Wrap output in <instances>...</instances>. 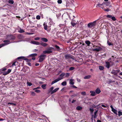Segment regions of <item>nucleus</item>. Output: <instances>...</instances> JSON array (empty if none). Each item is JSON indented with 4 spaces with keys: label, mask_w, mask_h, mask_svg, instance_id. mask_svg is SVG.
I'll use <instances>...</instances> for the list:
<instances>
[{
    "label": "nucleus",
    "mask_w": 122,
    "mask_h": 122,
    "mask_svg": "<svg viewBox=\"0 0 122 122\" xmlns=\"http://www.w3.org/2000/svg\"><path fill=\"white\" fill-rule=\"evenodd\" d=\"M95 20L92 22H91L88 23L87 24L88 27L90 28H91L93 27H94L96 25L97 21Z\"/></svg>",
    "instance_id": "f257e3e1"
},
{
    "label": "nucleus",
    "mask_w": 122,
    "mask_h": 122,
    "mask_svg": "<svg viewBox=\"0 0 122 122\" xmlns=\"http://www.w3.org/2000/svg\"><path fill=\"white\" fill-rule=\"evenodd\" d=\"M54 48L52 47H50L46 49V50L43 51V53L44 54H49L52 52L51 50L53 49Z\"/></svg>",
    "instance_id": "f03ea898"
},
{
    "label": "nucleus",
    "mask_w": 122,
    "mask_h": 122,
    "mask_svg": "<svg viewBox=\"0 0 122 122\" xmlns=\"http://www.w3.org/2000/svg\"><path fill=\"white\" fill-rule=\"evenodd\" d=\"M10 40H4L3 41V42L5 43L0 44V48L3 46L8 45V44H10Z\"/></svg>",
    "instance_id": "7ed1b4c3"
},
{
    "label": "nucleus",
    "mask_w": 122,
    "mask_h": 122,
    "mask_svg": "<svg viewBox=\"0 0 122 122\" xmlns=\"http://www.w3.org/2000/svg\"><path fill=\"white\" fill-rule=\"evenodd\" d=\"M120 71V70H115L113 69L111 73L117 76V74Z\"/></svg>",
    "instance_id": "20e7f679"
},
{
    "label": "nucleus",
    "mask_w": 122,
    "mask_h": 122,
    "mask_svg": "<svg viewBox=\"0 0 122 122\" xmlns=\"http://www.w3.org/2000/svg\"><path fill=\"white\" fill-rule=\"evenodd\" d=\"M46 56L44 55H40L39 57V62H41L42 61L45 59Z\"/></svg>",
    "instance_id": "39448f33"
},
{
    "label": "nucleus",
    "mask_w": 122,
    "mask_h": 122,
    "mask_svg": "<svg viewBox=\"0 0 122 122\" xmlns=\"http://www.w3.org/2000/svg\"><path fill=\"white\" fill-rule=\"evenodd\" d=\"M96 47H97V48H95V49H93L94 51H97L98 52L101 50H102V49L100 47L98 46H96Z\"/></svg>",
    "instance_id": "423d86ee"
},
{
    "label": "nucleus",
    "mask_w": 122,
    "mask_h": 122,
    "mask_svg": "<svg viewBox=\"0 0 122 122\" xmlns=\"http://www.w3.org/2000/svg\"><path fill=\"white\" fill-rule=\"evenodd\" d=\"M110 107L112 109V111L114 113L116 114L117 115V111L115 109H114L113 107L112 106V105H111L110 106Z\"/></svg>",
    "instance_id": "0eeeda50"
},
{
    "label": "nucleus",
    "mask_w": 122,
    "mask_h": 122,
    "mask_svg": "<svg viewBox=\"0 0 122 122\" xmlns=\"http://www.w3.org/2000/svg\"><path fill=\"white\" fill-rule=\"evenodd\" d=\"M65 57L66 59H72L74 60V59L70 55H66L65 56Z\"/></svg>",
    "instance_id": "6e6552de"
},
{
    "label": "nucleus",
    "mask_w": 122,
    "mask_h": 122,
    "mask_svg": "<svg viewBox=\"0 0 122 122\" xmlns=\"http://www.w3.org/2000/svg\"><path fill=\"white\" fill-rule=\"evenodd\" d=\"M62 79V78H58L57 79L55 80L54 81H52L51 83V85H52L55 83L56 82L59 81L61 80Z\"/></svg>",
    "instance_id": "1a4fd4ad"
},
{
    "label": "nucleus",
    "mask_w": 122,
    "mask_h": 122,
    "mask_svg": "<svg viewBox=\"0 0 122 122\" xmlns=\"http://www.w3.org/2000/svg\"><path fill=\"white\" fill-rule=\"evenodd\" d=\"M11 71V70L9 69L7 71H5L3 73V75H6L9 74Z\"/></svg>",
    "instance_id": "9d476101"
},
{
    "label": "nucleus",
    "mask_w": 122,
    "mask_h": 122,
    "mask_svg": "<svg viewBox=\"0 0 122 122\" xmlns=\"http://www.w3.org/2000/svg\"><path fill=\"white\" fill-rule=\"evenodd\" d=\"M30 43L32 44L36 45H40V43L39 42L35 41H32Z\"/></svg>",
    "instance_id": "9b49d317"
},
{
    "label": "nucleus",
    "mask_w": 122,
    "mask_h": 122,
    "mask_svg": "<svg viewBox=\"0 0 122 122\" xmlns=\"http://www.w3.org/2000/svg\"><path fill=\"white\" fill-rule=\"evenodd\" d=\"M71 24L73 27H74L76 24V21L74 20H72L71 22Z\"/></svg>",
    "instance_id": "f8f14e48"
},
{
    "label": "nucleus",
    "mask_w": 122,
    "mask_h": 122,
    "mask_svg": "<svg viewBox=\"0 0 122 122\" xmlns=\"http://www.w3.org/2000/svg\"><path fill=\"white\" fill-rule=\"evenodd\" d=\"M95 92L96 93L99 94L101 92V91L99 88H97L95 90Z\"/></svg>",
    "instance_id": "ddd939ff"
},
{
    "label": "nucleus",
    "mask_w": 122,
    "mask_h": 122,
    "mask_svg": "<svg viewBox=\"0 0 122 122\" xmlns=\"http://www.w3.org/2000/svg\"><path fill=\"white\" fill-rule=\"evenodd\" d=\"M90 92L91 93V95L92 96H95L96 94L95 92L94 91H90Z\"/></svg>",
    "instance_id": "4468645a"
},
{
    "label": "nucleus",
    "mask_w": 122,
    "mask_h": 122,
    "mask_svg": "<svg viewBox=\"0 0 122 122\" xmlns=\"http://www.w3.org/2000/svg\"><path fill=\"white\" fill-rule=\"evenodd\" d=\"M103 6H108L110 5V2H106L104 3H103Z\"/></svg>",
    "instance_id": "2eb2a0df"
},
{
    "label": "nucleus",
    "mask_w": 122,
    "mask_h": 122,
    "mask_svg": "<svg viewBox=\"0 0 122 122\" xmlns=\"http://www.w3.org/2000/svg\"><path fill=\"white\" fill-rule=\"evenodd\" d=\"M65 75V73H62L60 75V77L58 78H62V79L63 78V76Z\"/></svg>",
    "instance_id": "dca6fc26"
},
{
    "label": "nucleus",
    "mask_w": 122,
    "mask_h": 122,
    "mask_svg": "<svg viewBox=\"0 0 122 122\" xmlns=\"http://www.w3.org/2000/svg\"><path fill=\"white\" fill-rule=\"evenodd\" d=\"M59 89V88H56L55 89H54V90L52 91L51 92V94H53V93L56 92Z\"/></svg>",
    "instance_id": "f3484780"
},
{
    "label": "nucleus",
    "mask_w": 122,
    "mask_h": 122,
    "mask_svg": "<svg viewBox=\"0 0 122 122\" xmlns=\"http://www.w3.org/2000/svg\"><path fill=\"white\" fill-rule=\"evenodd\" d=\"M40 45H41V46H44L45 47L47 46V44L44 43L43 42H41L40 43Z\"/></svg>",
    "instance_id": "a211bd4d"
},
{
    "label": "nucleus",
    "mask_w": 122,
    "mask_h": 122,
    "mask_svg": "<svg viewBox=\"0 0 122 122\" xmlns=\"http://www.w3.org/2000/svg\"><path fill=\"white\" fill-rule=\"evenodd\" d=\"M92 76L91 75H89L87 76H85L84 78L85 79H89Z\"/></svg>",
    "instance_id": "6ab92c4d"
},
{
    "label": "nucleus",
    "mask_w": 122,
    "mask_h": 122,
    "mask_svg": "<svg viewBox=\"0 0 122 122\" xmlns=\"http://www.w3.org/2000/svg\"><path fill=\"white\" fill-rule=\"evenodd\" d=\"M110 63L108 62H106V66L108 68H109V67Z\"/></svg>",
    "instance_id": "aec40b11"
},
{
    "label": "nucleus",
    "mask_w": 122,
    "mask_h": 122,
    "mask_svg": "<svg viewBox=\"0 0 122 122\" xmlns=\"http://www.w3.org/2000/svg\"><path fill=\"white\" fill-rule=\"evenodd\" d=\"M41 39L42 41L45 42H47L48 41V39L46 38H41Z\"/></svg>",
    "instance_id": "412c9836"
},
{
    "label": "nucleus",
    "mask_w": 122,
    "mask_h": 122,
    "mask_svg": "<svg viewBox=\"0 0 122 122\" xmlns=\"http://www.w3.org/2000/svg\"><path fill=\"white\" fill-rule=\"evenodd\" d=\"M43 25L44 26V29L46 30L47 29V26L46 25L45 23H44L43 24Z\"/></svg>",
    "instance_id": "4be33fe9"
},
{
    "label": "nucleus",
    "mask_w": 122,
    "mask_h": 122,
    "mask_svg": "<svg viewBox=\"0 0 122 122\" xmlns=\"http://www.w3.org/2000/svg\"><path fill=\"white\" fill-rule=\"evenodd\" d=\"M85 43L88 46H89L91 44L90 42L88 40H87L85 41Z\"/></svg>",
    "instance_id": "5701e85b"
},
{
    "label": "nucleus",
    "mask_w": 122,
    "mask_h": 122,
    "mask_svg": "<svg viewBox=\"0 0 122 122\" xmlns=\"http://www.w3.org/2000/svg\"><path fill=\"white\" fill-rule=\"evenodd\" d=\"M73 79H71L69 81V83L70 84L73 85L74 84V82L73 81Z\"/></svg>",
    "instance_id": "b1692460"
},
{
    "label": "nucleus",
    "mask_w": 122,
    "mask_h": 122,
    "mask_svg": "<svg viewBox=\"0 0 122 122\" xmlns=\"http://www.w3.org/2000/svg\"><path fill=\"white\" fill-rule=\"evenodd\" d=\"M8 106H10V105H13L15 106L16 105V104H15L12 103H8Z\"/></svg>",
    "instance_id": "393cba45"
},
{
    "label": "nucleus",
    "mask_w": 122,
    "mask_h": 122,
    "mask_svg": "<svg viewBox=\"0 0 122 122\" xmlns=\"http://www.w3.org/2000/svg\"><path fill=\"white\" fill-rule=\"evenodd\" d=\"M82 107L80 106H78L76 107V109L78 110H81Z\"/></svg>",
    "instance_id": "a878e982"
},
{
    "label": "nucleus",
    "mask_w": 122,
    "mask_h": 122,
    "mask_svg": "<svg viewBox=\"0 0 122 122\" xmlns=\"http://www.w3.org/2000/svg\"><path fill=\"white\" fill-rule=\"evenodd\" d=\"M99 70L101 71L103 70L104 69V67L103 66H99Z\"/></svg>",
    "instance_id": "bb28decb"
},
{
    "label": "nucleus",
    "mask_w": 122,
    "mask_h": 122,
    "mask_svg": "<svg viewBox=\"0 0 122 122\" xmlns=\"http://www.w3.org/2000/svg\"><path fill=\"white\" fill-rule=\"evenodd\" d=\"M46 84L42 85H41V87L43 89H44L46 88Z\"/></svg>",
    "instance_id": "cd10ccee"
},
{
    "label": "nucleus",
    "mask_w": 122,
    "mask_h": 122,
    "mask_svg": "<svg viewBox=\"0 0 122 122\" xmlns=\"http://www.w3.org/2000/svg\"><path fill=\"white\" fill-rule=\"evenodd\" d=\"M61 84L63 86H66V82L65 81L61 83Z\"/></svg>",
    "instance_id": "c85d7f7f"
},
{
    "label": "nucleus",
    "mask_w": 122,
    "mask_h": 122,
    "mask_svg": "<svg viewBox=\"0 0 122 122\" xmlns=\"http://www.w3.org/2000/svg\"><path fill=\"white\" fill-rule=\"evenodd\" d=\"M55 47L57 49V51H59L60 50V48L59 46L57 45H55Z\"/></svg>",
    "instance_id": "c756f323"
},
{
    "label": "nucleus",
    "mask_w": 122,
    "mask_h": 122,
    "mask_svg": "<svg viewBox=\"0 0 122 122\" xmlns=\"http://www.w3.org/2000/svg\"><path fill=\"white\" fill-rule=\"evenodd\" d=\"M8 2L9 3L13 4L14 3V1L13 0H9L8 1Z\"/></svg>",
    "instance_id": "7c9ffc66"
},
{
    "label": "nucleus",
    "mask_w": 122,
    "mask_h": 122,
    "mask_svg": "<svg viewBox=\"0 0 122 122\" xmlns=\"http://www.w3.org/2000/svg\"><path fill=\"white\" fill-rule=\"evenodd\" d=\"M25 32L24 30L23 29H21L20 28V30H19V32L20 33L24 32Z\"/></svg>",
    "instance_id": "2f4dec72"
},
{
    "label": "nucleus",
    "mask_w": 122,
    "mask_h": 122,
    "mask_svg": "<svg viewBox=\"0 0 122 122\" xmlns=\"http://www.w3.org/2000/svg\"><path fill=\"white\" fill-rule=\"evenodd\" d=\"M37 55V54H36L34 53V54H31L30 55V56L33 57L34 56H36Z\"/></svg>",
    "instance_id": "473e14b6"
},
{
    "label": "nucleus",
    "mask_w": 122,
    "mask_h": 122,
    "mask_svg": "<svg viewBox=\"0 0 122 122\" xmlns=\"http://www.w3.org/2000/svg\"><path fill=\"white\" fill-rule=\"evenodd\" d=\"M25 58V57L24 56H20L19 57L17 58V59H23Z\"/></svg>",
    "instance_id": "72a5a7b5"
},
{
    "label": "nucleus",
    "mask_w": 122,
    "mask_h": 122,
    "mask_svg": "<svg viewBox=\"0 0 122 122\" xmlns=\"http://www.w3.org/2000/svg\"><path fill=\"white\" fill-rule=\"evenodd\" d=\"M81 94L82 95H86V92H83L81 93Z\"/></svg>",
    "instance_id": "f704fd0d"
},
{
    "label": "nucleus",
    "mask_w": 122,
    "mask_h": 122,
    "mask_svg": "<svg viewBox=\"0 0 122 122\" xmlns=\"http://www.w3.org/2000/svg\"><path fill=\"white\" fill-rule=\"evenodd\" d=\"M118 115L119 116H120L122 115V112L120 111H118Z\"/></svg>",
    "instance_id": "c9c22d12"
},
{
    "label": "nucleus",
    "mask_w": 122,
    "mask_h": 122,
    "mask_svg": "<svg viewBox=\"0 0 122 122\" xmlns=\"http://www.w3.org/2000/svg\"><path fill=\"white\" fill-rule=\"evenodd\" d=\"M75 68L74 67H70L69 69V70L71 71L74 69Z\"/></svg>",
    "instance_id": "e433bc0d"
},
{
    "label": "nucleus",
    "mask_w": 122,
    "mask_h": 122,
    "mask_svg": "<svg viewBox=\"0 0 122 122\" xmlns=\"http://www.w3.org/2000/svg\"><path fill=\"white\" fill-rule=\"evenodd\" d=\"M59 26L60 27H65V25L64 24H60L59 25Z\"/></svg>",
    "instance_id": "4c0bfd02"
},
{
    "label": "nucleus",
    "mask_w": 122,
    "mask_h": 122,
    "mask_svg": "<svg viewBox=\"0 0 122 122\" xmlns=\"http://www.w3.org/2000/svg\"><path fill=\"white\" fill-rule=\"evenodd\" d=\"M103 5V3L102 4H97V7L98 6L99 7H100L101 6V5L102 6Z\"/></svg>",
    "instance_id": "58836bf2"
},
{
    "label": "nucleus",
    "mask_w": 122,
    "mask_h": 122,
    "mask_svg": "<svg viewBox=\"0 0 122 122\" xmlns=\"http://www.w3.org/2000/svg\"><path fill=\"white\" fill-rule=\"evenodd\" d=\"M36 19L38 20H39L40 19V17L39 15H37L36 16Z\"/></svg>",
    "instance_id": "ea45409f"
},
{
    "label": "nucleus",
    "mask_w": 122,
    "mask_h": 122,
    "mask_svg": "<svg viewBox=\"0 0 122 122\" xmlns=\"http://www.w3.org/2000/svg\"><path fill=\"white\" fill-rule=\"evenodd\" d=\"M57 2L58 4H61L62 2V1L61 0H58Z\"/></svg>",
    "instance_id": "a19ab883"
},
{
    "label": "nucleus",
    "mask_w": 122,
    "mask_h": 122,
    "mask_svg": "<svg viewBox=\"0 0 122 122\" xmlns=\"http://www.w3.org/2000/svg\"><path fill=\"white\" fill-rule=\"evenodd\" d=\"M11 38H10L11 39L14 40L15 39V37L14 36H11Z\"/></svg>",
    "instance_id": "79ce46f5"
},
{
    "label": "nucleus",
    "mask_w": 122,
    "mask_h": 122,
    "mask_svg": "<svg viewBox=\"0 0 122 122\" xmlns=\"http://www.w3.org/2000/svg\"><path fill=\"white\" fill-rule=\"evenodd\" d=\"M111 19L113 21H115L116 20L114 16L112 17Z\"/></svg>",
    "instance_id": "37998d69"
},
{
    "label": "nucleus",
    "mask_w": 122,
    "mask_h": 122,
    "mask_svg": "<svg viewBox=\"0 0 122 122\" xmlns=\"http://www.w3.org/2000/svg\"><path fill=\"white\" fill-rule=\"evenodd\" d=\"M6 70V69L5 68H3L1 69V70L2 71H5Z\"/></svg>",
    "instance_id": "c03bdc74"
},
{
    "label": "nucleus",
    "mask_w": 122,
    "mask_h": 122,
    "mask_svg": "<svg viewBox=\"0 0 122 122\" xmlns=\"http://www.w3.org/2000/svg\"><path fill=\"white\" fill-rule=\"evenodd\" d=\"M27 85L29 86H31L32 85V84L31 83L29 82H27Z\"/></svg>",
    "instance_id": "a18cd8bd"
},
{
    "label": "nucleus",
    "mask_w": 122,
    "mask_h": 122,
    "mask_svg": "<svg viewBox=\"0 0 122 122\" xmlns=\"http://www.w3.org/2000/svg\"><path fill=\"white\" fill-rule=\"evenodd\" d=\"M107 17L108 18H111L112 17V16L111 15H107Z\"/></svg>",
    "instance_id": "49530a36"
},
{
    "label": "nucleus",
    "mask_w": 122,
    "mask_h": 122,
    "mask_svg": "<svg viewBox=\"0 0 122 122\" xmlns=\"http://www.w3.org/2000/svg\"><path fill=\"white\" fill-rule=\"evenodd\" d=\"M66 76L65 77H67L69 76V73H66V74H65Z\"/></svg>",
    "instance_id": "de8ad7c7"
},
{
    "label": "nucleus",
    "mask_w": 122,
    "mask_h": 122,
    "mask_svg": "<svg viewBox=\"0 0 122 122\" xmlns=\"http://www.w3.org/2000/svg\"><path fill=\"white\" fill-rule=\"evenodd\" d=\"M31 94L33 96H34L35 95V93L34 92H31Z\"/></svg>",
    "instance_id": "09e8293b"
},
{
    "label": "nucleus",
    "mask_w": 122,
    "mask_h": 122,
    "mask_svg": "<svg viewBox=\"0 0 122 122\" xmlns=\"http://www.w3.org/2000/svg\"><path fill=\"white\" fill-rule=\"evenodd\" d=\"M90 110L91 112V113H92L94 111V110L93 109L91 108L90 109Z\"/></svg>",
    "instance_id": "8fccbe9b"
},
{
    "label": "nucleus",
    "mask_w": 122,
    "mask_h": 122,
    "mask_svg": "<svg viewBox=\"0 0 122 122\" xmlns=\"http://www.w3.org/2000/svg\"><path fill=\"white\" fill-rule=\"evenodd\" d=\"M35 92H36L39 93L40 92V91L39 90H35Z\"/></svg>",
    "instance_id": "3c124183"
},
{
    "label": "nucleus",
    "mask_w": 122,
    "mask_h": 122,
    "mask_svg": "<svg viewBox=\"0 0 122 122\" xmlns=\"http://www.w3.org/2000/svg\"><path fill=\"white\" fill-rule=\"evenodd\" d=\"M16 62H13L12 65V66H16L15 65V63Z\"/></svg>",
    "instance_id": "603ef678"
},
{
    "label": "nucleus",
    "mask_w": 122,
    "mask_h": 122,
    "mask_svg": "<svg viewBox=\"0 0 122 122\" xmlns=\"http://www.w3.org/2000/svg\"><path fill=\"white\" fill-rule=\"evenodd\" d=\"M37 26L38 27L40 28L41 26V25L40 24H37Z\"/></svg>",
    "instance_id": "864d4df0"
},
{
    "label": "nucleus",
    "mask_w": 122,
    "mask_h": 122,
    "mask_svg": "<svg viewBox=\"0 0 122 122\" xmlns=\"http://www.w3.org/2000/svg\"><path fill=\"white\" fill-rule=\"evenodd\" d=\"M104 10L105 11H109V10L108 9H105Z\"/></svg>",
    "instance_id": "5fc2aeb1"
},
{
    "label": "nucleus",
    "mask_w": 122,
    "mask_h": 122,
    "mask_svg": "<svg viewBox=\"0 0 122 122\" xmlns=\"http://www.w3.org/2000/svg\"><path fill=\"white\" fill-rule=\"evenodd\" d=\"M40 39V38L39 37H36V38H35V40H39Z\"/></svg>",
    "instance_id": "6e6d98bb"
},
{
    "label": "nucleus",
    "mask_w": 122,
    "mask_h": 122,
    "mask_svg": "<svg viewBox=\"0 0 122 122\" xmlns=\"http://www.w3.org/2000/svg\"><path fill=\"white\" fill-rule=\"evenodd\" d=\"M40 88V87H37L36 88H34L33 89V90L35 89H39Z\"/></svg>",
    "instance_id": "4d7b16f0"
},
{
    "label": "nucleus",
    "mask_w": 122,
    "mask_h": 122,
    "mask_svg": "<svg viewBox=\"0 0 122 122\" xmlns=\"http://www.w3.org/2000/svg\"><path fill=\"white\" fill-rule=\"evenodd\" d=\"M77 81L79 82L81 81V80L80 79L77 78Z\"/></svg>",
    "instance_id": "13d9d810"
},
{
    "label": "nucleus",
    "mask_w": 122,
    "mask_h": 122,
    "mask_svg": "<svg viewBox=\"0 0 122 122\" xmlns=\"http://www.w3.org/2000/svg\"><path fill=\"white\" fill-rule=\"evenodd\" d=\"M39 63H36L35 64V65L36 66H37L39 65Z\"/></svg>",
    "instance_id": "bf43d9fd"
},
{
    "label": "nucleus",
    "mask_w": 122,
    "mask_h": 122,
    "mask_svg": "<svg viewBox=\"0 0 122 122\" xmlns=\"http://www.w3.org/2000/svg\"><path fill=\"white\" fill-rule=\"evenodd\" d=\"M72 87H73L75 88H77V87H76V86H75L74 85L72 86Z\"/></svg>",
    "instance_id": "052dcab7"
},
{
    "label": "nucleus",
    "mask_w": 122,
    "mask_h": 122,
    "mask_svg": "<svg viewBox=\"0 0 122 122\" xmlns=\"http://www.w3.org/2000/svg\"><path fill=\"white\" fill-rule=\"evenodd\" d=\"M54 87H51L50 88V90L51 91L52 90H53V89Z\"/></svg>",
    "instance_id": "680f3d73"
},
{
    "label": "nucleus",
    "mask_w": 122,
    "mask_h": 122,
    "mask_svg": "<svg viewBox=\"0 0 122 122\" xmlns=\"http://www.w3.org/2000/svg\"><path fill=\"white\" fill-rule=\"evenodd\" d=\"M103 107H106L104 105H101Z\"/></svg>",
    "instance_id": "e2e57ef3"
},
{
    "label": "nucleus",
    "mask_w": 122,
    "mask_h": 122,
    "mask_svg": "<svg viewBox=\"0 0 122 122\" xmlns=\"http://www.w3.org/2000/svg\"><path fill=\"white\" fill-rule=\"evenodd\" d=\"M97 111H96V112H95L94 113V115H96V114L97 113Z\"/></svg>",
    "instance_id": "0e129e2a"
},
{
    "label": "nucleus",
    "mask_w": 122,
    "mask_h": 122,
    "mask_svg": "<svg viewBox=\"0 0 122 122\" xmlns=\"http://www.w3.org/2000/svg\"><path fill=\"white\" fill-rule=\"evenodd\" d=\"M32 59L34 60L35 59V57H33L32 58Z\"/></svg>",
    "instance_id": "69168bd1"
},
{
    "label": "nucleus",
    "mask_w": 122,
    "mask_h": 122,
    "mask_svg": "<svg viewBox=\"0 0 122 122\" xmlns=\"http://www.w3.org/2000/svg\"><path fill=\"white\" fill-rule=\"evenodd\" d=\"M76 101V100H73L72 101V103H74Z\"/></svg>",
    "instance_id": "338daca9"
},
{
    "label": "nucleus",
    "mask_w": 122,
    "mask_h": 122,
    "mask_svg": "<svg viewBox=\"0 0 122 122\" xmlns=\"http://www.w3.org/2000/svg\"><path fill=\"white\" fill-rule=\"evenodd\" d=\"M97 122H102L100 120H98L97 121Z\"/></svg>",
    "instance_id": "774afa93"
}]
</instances>
